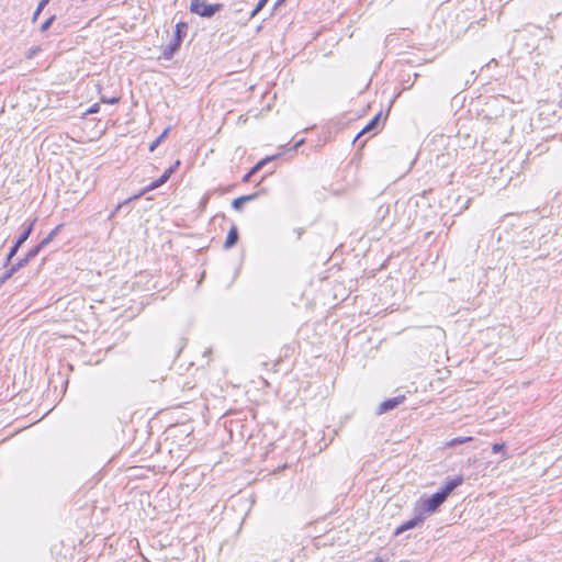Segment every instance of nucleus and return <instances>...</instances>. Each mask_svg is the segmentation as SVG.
Masks as SVG:
<instances>
[{
    "label": "nucleus",
    "mask_w": 562,
    "mask_h": 562,
    "mask_svg": "<svg viewBox=\"0 0 562 562\" xmlns=\"http://www.w3.org/2000/svg\"><path fill=\"white\" fill-rule=\"evenodd\" d=\"M303 143V139L299 140V143L295 145V147L300 146Z\"/></svg>",
    "instance_id": "nucleus-37"
},
{
    "label": "nucleus",
    "mask_w": 562,
    "mask_h": 562,
    "mask_svg": "<svg viewBox=\"0 0 562 562\" xmlns=\"http://www.w3.org/2000/svg\"><path fill=\"white\" fill-rule=\"evenodd\" d=\"M237 240H238V231H237V227L235 225H233L231 227V229L228 231L226 240L224 243V247L226 249H229L237 243Z\"/></svg>",
    "instance_id": "nucleus-8"
},
{
    "label": "nucleus",
    "mask_w": 562,
    "mask_h": 562,
    "mask_svg": "<svg viewBox=\"0 0 562 562\" xmlns=\"http://www.w3.org/2000/svg\"><path fill=\"white\" fill-rule=\"evenodd\" d=\"M20 247H21V246H18V243H15V244L11 247V249H10V251H9L8 256H7V262H9V261H10V260L15 256V254L18 252V250H19V248H20Z\"/></svg>",
    "instance_id": "nucleus-28"
},
{
    "label": "nucleus",
    "mask_w": 562,
    "mask_h": 562,
    "mask_svg": "<svg viewBox=\"0 0 562 562\" xmlns=\"http://www.w3.org/2000/svg\"><path fill=\"white\" fill-rule=\"evenodd\" d=\"M99 111V105L98 104H93L91 108H89L87 110V114H93V113H97Z\"/></svg>",
    "instance_id": "nucleus-33"
},
{
    "label": "nucleus",
    "mask_w": 562,
    "mask_h": 562,
    "mask_svg": "<svg viewBox=\"0 0 562 562\" xmlns=\"http://www.w3.org/2000/svg\"><path fill=\"white\" fill-rule=\"evenodd\" d=\"M181 43H179V40H172L162 52V56L165 59H170L173 54L180 48Z\"/></svg>",
    "instance_id": "nucleus-7"
},
{
    "label": "nucleus",
    "mask_w": 562,
    "mask_h": 562,
    "mask_svg": "<svg viewBox=\"0 0 562 562\" xmlns=\"http://www.w3.org/2000/svg\"><path fill=\"white\" fill-rule=\"evenodd\" d=\"M463 483L462 476H457L445 483L443 487L438 492L445 499L461 484Z\"/></svg>",
    "instance_id": "nucleus-6"
},
{
    "label": "nucleus",
    "mask_w": 562,
    "mask_h": 562,
    "mask_svg": "<svg viewBox=\"0 0 562 562\" xmlns=\"http://www.w3.org/2000/svg\"><path fill=\"white\" fill-rule=\"evenodd\" d=\"M471 440V437H458V438H453L449 445L450 446H457V445H461V443H464L467 441Z\"/></svg>",
    "instance_id": "nucleus-26"
},
{
    "label": "nucleus",
    "mask_w": 562,
    "mask_h": 562,
    "mask_svg": "<svg viewBox=\"0 0 562 562\" xmlns=\"http://www.w3.org/2000/svg\"><path fill=\"white\" fill-rule=\"evenodd\" d=\"M55 20V15H50L45 22L42 23L40 31L42 33L46 32L53 24Z\"/></svg>",
    "instance_id": "nucleus-19"
},
{
    "label": "nucleus",
    "mask_w": 562,
    "mask_h": 562,
    "mask_svg": "<svg viewBox=\"0 0 562 562\" xmlns=\"http://www.w3.org/2000/svg\"><path fill=\"white\" fill-rule=\"evenodd\" d=\"M175 171L172 170V168H168L162 175L161 177L159 178V182L160 183H165L168 181V179L171 177V175Z\"/></svg>",
    "instance_id": "nucleus-24"
},
{
    "label": "nucleus",
    "mask_w": 562,
    "mask_h": 562,
    "mask_svg": "<svg viewBox=\"0 0 562 562\" xmlns=\"http://www.w3.org/2000/svg\"><path fill=\"white\" fill-rule=\"evenodd\" d=\"M15 273L14 269L10 267L1 277H0V286L9 280Z\"/></svg>",
    "instance_id": "nucleus-18"
},
{
    "label": "nucleus",
    "mask_w": 562,
    "mask_h": 562,
    "mask_svg": "<svg viewBox=\"0 0 562 562\" xmlns=\"http://www.w3.org/2000/svg\"><path fill=\"white\" fill-rule=\"evenodd\" d=\"M175 171L172 170V168H168L162 175L161 177L159 178V182L160 183H165L168 181V179L171 177V175Z\"/></svg>",
    "instance_id": "nucleus-25"
},
{
    "label": "nucleus",
    "mask_w": 562,
    "mask_h": 562,
    "mask_svg": "<svg viewBox=\"0 0 562 562\" xmlns=\"http://www.w3.org/2000/svg\"><path fill=\"white\" fill-rule=\"evenodd\" d=\"M271 159L272 158H267L265 160L259 161L256 166L251 168V170L248 173L244 176L243 181L248 182L250 178L265 165V162Z\"/></svg>",
    "instance_id": "nucleus-14"
},
{
    "label": "nucleus",
    "mask_w": 562,
    "mask_h": 562,
    "mask_svg": "<svg viewBox=\"0 0 562 562\" xmlns=\"http://www.w3.org/2000/svg\"><path fill=\"white\" fill-rule=\"evenodd\" d=\"M380 117H381V113H378L373 119H371V121L362 128V131L358 134V136L362 135V134H366V133H369V132H372L373 130L376 128L378 124H379V121H380Z\"/></svg>",
    "instance_id": "nucleus-12"
},
{
    "label": "nucleus",
    "mask_w": 562,
    "mask_h": 562,
    "mask_svg": "<svg viewBox=\"0 0 562 562\" xmlns=\"http://www.w3.org/2000/svg\"><path fill=\"white\" fill-rule=\"evenodd\" d=\"M29 261H30L29 258L24 257V258L20 259L16 263L12 265L11 267L16 272L20 268L24 267Z\"/></svg>",
    "instance_id": "nucleus-27"
},
{
    "label": "nucleus",
    "mask_w": 562,
    "mask_h": 562,
    "mask_svg": "<svg viewBox=\"0 0 562 562\" xmlns=\"http://www.w3.org/2000/svg\"><path fill=\"white\" fill-rule=\"evenodd\" d=\"M175 171L172 170V168H168L162 175L161 177L159 178V182L160 183H165L168 181V179L171 177V175Z\"/></svg>",
    "instance_id": "nucleus-22"
},
{
    "label": "nucleus",
    "mask_w": 562,
    "mask_h": 562,
    "mask_svg": "<svg viewBox=\"0 0 562 562\" xmlns=\"http://www.w3.org/2000/svg\"><path fill=\"white\" fill-rule=\"evenodd\" d=\"M49 1L50 0H40L37 8H36L35 12L33 13L32 22H36L38 15L44 10V8L48 4Z\"/></svg>",
    "instance_id": "nucleus-15"
},
{
    "label": "nucleus",
    "mask_w": 562,
    "mask_h": 562,
    "mask_svg": "<svg viewBox=\"0 0 562 562\" xmlns=\"http://www.w3.org/2000/svg\"><path fill=\"white\" fill-rule=\"evenodd\" d=\"M222 9V4L207 3L205 0H192L190 11L203 18H211Z\"/></svg>",
    "instance_id": "nucleus-2"
},
{
    "label": "nucleus",
    "mask_w": 562,
    "mask_h": 562,
    "mask_svg": "<svg viewBox=\"0 0 562 562\" xmlns=\"http://www.w3.org/2000/svg\"><path fill=\"white\" fill-rule=\"evenodd\" d=\"M42 50L41 46H34L25 52V58L32 59L35 55H37Z\"/></svg>",
    "instance_id": "nucleus-20"
},
{
    "label": "nucleus",
    "mask_w": 562,
    "mask_h": 562,
    "mask_svg": "<svg viewBox=\"0 0 562 562\" xmlns=\"http://www.w3.org/2000/svg\"><path fill=\"white\" fill-rule=\"evenodd\" d=\"M446 499L438 492L428 497H420L416 502L415 509L423 514H432L435 513L445 502Z\"/></svg>",
    "instance_id": "nucleus-1"
},
{
    "label": "nucleus",
    "mask_w": 562,
    "mask_h": 562,
    "mask_svg": "<svg viewBox=\"0 0 562 562\" xmlns=\"http://www.w3.org/2000/svg\"><path fill=\"white\" fill-rule=\"evenodd\" d=\"M256 198H257V193L239 196V198L233 200L232 206L235 210L239 211L246 202L252 201Z\"/></svg>",
    "instance_id": "nucleus-9"
},
{
    "label": "nucleus",
    "mask_w": 562,
    "mask_h": 562,
    "mask_svg": "<svg viewBox=\"0 0 562 562\" xmlns=\"http://www.w3.org/2000/svg\"><path fill=\"white\" fill-rule=\"evenodd\" d=\"M179 165H180V161L177 160L172 166H170V168H172V170L176 171V169L178 168Z\"/></svg>",
    "instance_id": "nucleus-35"
},
{
    "label": "nucleus",
    "mask_w": 562,
    "mask_h": 562,
    "mask_svg": "<svg viewBox=\"0 0 562 562\" xmlns=\"http://www.w3.org/2000/svg\"><path fill=\"white\" fill-rule=\"evenodd\" d=\"M169 132V127H167L161 134L159 137L156 138L155 142L151 143V145L149 146V150L150 151H154L155 148L161 143V140L167 136Z\"/></svg>",
    "instance_id": "nucleus-17"
},
{
    "label": "nucleus",
    "mask_w": 562,
    "mask_h": 562,
    "mask_svg": "<svg viewBox=\"0 0 562 562\" xmlns=\"http://www.w3.org/2000/svg\"><path fill=\"white\" fill-rule=\"evenodd\" d=\"M128 202L124 201L123 203H120L113 211L112 213L109 215V220H112L116 213L119 212V210L124 205V204H127Z\"/></svg>",
    "instance_id": "nucleus-30"
},
{
    "label": "nucleus",
    "mask_w": 562,
    "mask_h": 562,
    "mask_svg": "<svg viewBox=\"0 0 562 562\" xmlns=\"http://www.w3.org/2000/svg\"><path fill=\"white\" fill-rule=\"evenodd\" d=\"M175 171L172 170V168H168L162 175L161 177L159 178V182L160 183H165L168 181V179L171 177V175Z\"/></svg>",
    "instance_id": "nucleus-23"
},
{
    "label": "nucleus",
    "mask_w": 562,
    "mask_h": 562,
    "mask_svg": "<svg viewBox=\"0 0 562 562\" xmlns=\"http://www.w3.org/2000/svg\"><path fill=\"white\" fill-rule=\"evenodd\" d=\"M42 249V245H37L35 246L34 248H32L26 255L25 257L29 258V260H32L33 258H35L40 250Z\"/></svg>",
    "instance_id": "nucleus-21"
},
{
    "label": "nucleus",
    "mask_w": 562,
    "mask_h": 562,
    "mask_svg": "<svg viewBox=\"0 0 562 562\" xmlns=\"http://www.w3.org/2000/svg\"><path fill=\"white\" fill-rule=\"evenodd\" d=\"M119 100H120V99H119L117 97H112V98H104V97H103V98H101V101H102L103 103H108V104H115V103H117V102H119Z\"/></svg>",
    "instance_id": "nucleus-29"
},
{
    "label": "nucleus",
    "mask_w": 562,
    "mask_h": 562,
    "mask_svg": "<svg viewBox=\"0 0 562 562\" xmlns=\"http://www.w3.org/2000/svg\"><path fill=\"white\" fill-rule=\"evenodd\" d=\"M187 30H188L187 23H184V22L177 23L176 24L175 38L173 40H179V43H181L182 38L187 34Z\"/></svg>",
    "instance_id": "nucleus-11"
},
{
    "label": "nucleus",
    "mask_w": 562,
    "mask_h": 562,
    "mask_svg": "<svg viewBox=\"0 0 562 562\" xmlns=\"http://www.w3.org/2000/svg\"><path fill=\"white\" fill-rule=\"evenodd\" d=\"M285 0H277L274 3V8L280 7Z\"/></svg>",
    "instance_id": "nucleus-36"
},
{
    "label": "nucleus",
    "mask_w": 562,
    "mask_h": 562,
    "mask_svg": "<svg viewBox=\"0 0 562 562\" xmlns=\"http://www.w3.org/2000/svg\"><path fill=\"white\" fill-rule=\"evenodd\" d=\"M424 519H425V516L418 512V514L414 518L403 522L401 526H398L395 529V532H394L395 536H398L406 530H409V529L420 526L423 524Z\"/></svg>",
    "instance_id": "nucleus-3"
},
{
    "label": "nucleus",
    "mask_w": 562,
    "mask_h": 562,
    "mask_svg": "<svg viewBox=\"0 0 562 562\" xmlns=\"http://www.w3.org/2000/svg\"><path fill=\"white\" fill-rule=\"evenodd\" d=\"M53 238H54V236L48 234L47 237H45L38 245H42V248H43L44 246L49 244L53 240Z\"/></svg>",
    "instance_id": "nucleus-32"
},
{
    "label": "nucleus",
    "mask_w": 562,
    "mask_h": 562,
    "mask_svg": "<svg viewBox=\"0 0 562 562\" xmlns=\"http://www.w3.org/2000/svg\"><path fill=\"white\" fill-rule=\"evenodd\" d=\"M162 186V183L159 182V179L150 182L147 187H145L139 193L135 194L134 196L126 200V202H130L132 200H136L138 198H140L142 195H144L145 193L151 191V190H155L157 189L158 187Z\"/></svg>",
    "instance_id": "nucleus-10"
},
{
    "label": "nucleus",
    "mask_w": 562,
    "mask_h": 562,
    "mask_svg": "<svg viewBox=\"0 0 562 562\" xmlns=\"http://www.w3.org/2000/svg\"><path fill=\"white\" fill-rule=\"evenodd\" d=\"M405 400L404 395H398L389 400L383 401L378 408L379 414L386 413L389 411L394 409L396 406H398L403 401Z\"/></svg>",
    "instance_id": "nucleus-4"
},
{
    "label": "nucleus",
    "mask_w": 562,
    "mask_h": 562,
    "mask_svg": "<svg viewBox=\"0 0 562 562\" xmlns=\"http://www.w3.org/2000/svg\"><path fill=\"white\" fill-rule=\"evenodd\" d=\"M35 223V220L32 221L23 231V233L19 236L18 240L15 243H18V246H22L26 239L29 238V236L31 235L32 231H33V225Z\"/></svg>",
    "instance_id": "nucleus-13"
},
{
    "label": "nucleus",
    "mask_w": 562,
    "mask_h": 562,
    "mask_svg": "<svg viewBox=\"0 0 562 562\" xmlns=\"http://www.w3.org/2000/svg\"><path fill=\"white\" fill-rule=\"evenodd\" d=\"M463 483L462 476H457L445 483L443 487L438 492L445 499L461 484Z\"/></svg>",
    "instance_id": "nucleus-5"
},
{
    "label": "nucleus",
    "mask_w": 562,
    "mask_h": 562,
    "mask_svg": "<svg viewBox=\"0 0 562 562\" xmlns=\"http://www.w3.org/2000/svg\"><path fill=\"white\" fill-rule=\"evenodd\" d=\"M61 227H63L61 224L57 225L49 234L55 237L58 234V232L60 231Z\"/></svg>",
    "instance_id": "nucleus-34"
},
{
    "label": "nucleus",
    "mask_w": 562,
    "mask_h": 562,
    "mask_svg": "<svg viewBox=\"0 0 562 562\" xmlns=\"http://www.w3.org/2000/svg\"><path fill=\"white\" fill-rule=\"evenodd\" d=\"M505 448V445L504 443H494L492 446V450L493 452L497 453V452H501L503 451V449Z\"/></svg>",
    "instance_id": "nucleus-31"
},
{
    "label": "nucleus",
    "mask_w": 562,
    "mask_h": 562,
    "mask_svg": "<svg viewBox=\"0 0 562 562\" xmlns=\"http://www.w3.org/2000/svg\"><path fill=\"white\" fill-rule=\"evenodd\" d=\"M268 0H259L254 10L250 12L249 18H255L267 4Z\"/></svg>",
    "instance_id": "nucleus-16"
}]
</instances>
